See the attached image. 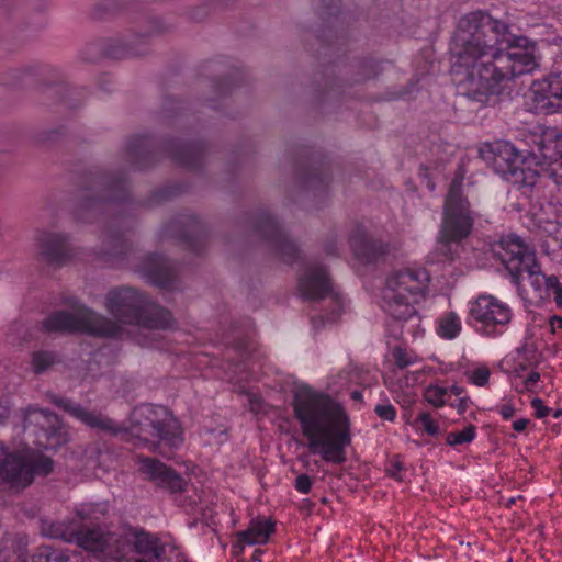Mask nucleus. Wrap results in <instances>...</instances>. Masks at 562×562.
<instances>
[{"mask_svg": "<svg viewBox=\"0 0 562 562\" xmlns=\"http://www.w3.org/2000/svg\"><path fill=\"white\" fill-rule=\"evenodd\" d=\"M512 43L509 26L487 12L462 15L450 44L453 83L468 97L484 102L499 94L504 82L532 72L538 67L533 54L520 48L505 52L502 45Z\"/></svg>", "mask_w": 562, "mask_h": 562, "instance_id": "1", "label": "nucleus"}, {"mask_svg": "<svg viewBox=\"0 0 562 562\" xmlns=\"http://www.w3.org/2000/svg\"><path fill=\"white\" fill-rule=\"evenodd\" d=\"M374 413L383 420L394 422L396 418V409L392 404H378Z\"/></svg>", "mask_w": 562, "mask_h": 562, "instance_id": "39", "label": "nucleus"}, {"mask_svg": "<svg viewBox=\"0 0 562 562\" xmlns=\"http://www.w3.org/2000/svg\"><path fill=\"white\" fill-rule=\"evenodd\" d=\"M553 299H554V302L555 304L562 308V286L559 288V290L557 292L553 293Z\"/></svg>", "mask_w": 562, "mask_h": 562, "instance_id": "55", "label": "nucleus"}, {"mask_svg": "<svg viewBox=\"0 0 562 562\" xmlns=\"http://www.w3.org/2000/svg\"><path fill=\"white\" fill-rule=\"evenodd\" d=\"M56 362V357L49 351H34L32 353V367L35 373L41 374Z\"/></svg>", "mask_w": 562, "mask_h": 562, "instance_id": "35", "label": "nucleus"}, {"mask_svg": "<svg viewBox=\"0 0 562 562\" xmlns=\"http://www.w3.org/2000/svg\"><path fill=\"white\" fill-rule=\"evenodd\" d=\"M393 358L395 367L400 370H404L419 361L418 356L414 351L402 347H395L393 349Z\"/></svg>", "mask_w": 562, "mask_h": 562, "instance_id": "36", "label": "nucleus"}, {"mask_svg": "<svg viewBox=\"0 0 562 562\" xmlns=\"http://www.w3.org/2000/svg\"><path fill=\"white\" fill-rule=\"evenodd\" d=\"M528 424H529V419H526V418L517 419L513 423V428L517 432H521L527 428Z\"/></svg>", "mask_w": 562, "mask_h": 562, "instance_id": "50", "label": "nucleus"}, {"mask_svg": "<svg viewBox=\"0 0 562 562\" xmlns=\"http://www.w3.org/2000/svg\"><path fill=\"white\" fill-rule=\"evenodd\" d=\"M299 293L304 300L318 301L333 293L327 270L322 266L311 265L299 278Z\"/></svg>", "mask_w": 562, "mask_h": 562, "instance_id": "16", "label": "nucleus"}, {"mask_svg": "<svg viewBox=\"0 0 562 562\" xmlns=\"http://www.w3.org/2000/svg\"><path fill=\"white\" fill-rule=\"evenodd\" d=\"M57 416L43 408L29 407L24 414V427L29 428L33 424H38L41 434L38 436V447L43 449H56L66 442V436L55 427Z\"/></svg>", "mask_w": 562, "mask_h": 562, "instance_id": "15", "label": "nucleus"}, {"mask_svg": "<svg viewBox=\"0 0 562 562\" xmlns=\"http://www.w3.org/2000/svg\"><path fill=\"white\" fill-rule=\"evenodd\" d=\"M550 326L552 331L554 333L558 328H562V317L554 315L550 318Z\"/></svg>", "mask_w": 562, "mask_h": 562, "instance_id": "51", "label": "nucleus"}, {"mask_svg": "<svg viewBox=\"0 0 562 562\" xmlns=\"http://www.w3.org/2000/svg\"><path fill=\"white\" fill-rule=\"evenodd\" d=\"M178 549L176 540L169 533L158 536L135 528V553L151 557L155 561L161 562L168 552Z\"/></svg>", "mask_w": 562, "mask_h": 562, "instance_id": "18", "label": "nucleus"}, {"mask_svg": "<svg viewBox=\"0 0 562 562\" xmlns=\"http://www.w3.org/2000/svg\"><path fill=\"white\" fill-rule=\"evenodd\" d=\"M21 329H23V326H22V324H20V323H14V324H12V325H11V330H16V331H19V330H21Z\"/></svg>", "mask_w": 562, "mask_h": 562, "instance_id": "58", "label": "nucleus"}, {"mask_svg": "<svg viewBox=\"0 0 562 562\" xmlns=\"http://www.w3.org/2000/svg\"><path fill=\"white\" fill-rule=\"evenodd\" d=\"M496 411L507 420L515 415L516 408L512 401H504L496 407Z\"/></svg>", "mask_w": 562, "mask_h": 562, "instance_id": "43", "label": "nucleus"}, {"mask_svg": "<svg viewBox=\"0 0 562 562\" xmlns=\"http://www.w3.org/2000/svg\"><path fill=\"white\" fill-rule=\"evenodd\" d=\"M539 380L540 374L538 372H531L524 382L525 390L528 392L533 391Z\"/></svg>", "mask_w": 562, "mask_h": 562, "instance_id": "48", "label": "nucleus"}, {"mask_svg": "<svg viewBox=\"0 0 562 562\" xmlns=\"http://www.w3.org/2000/svg\"><path fill=\"white\" fill-rule=\"evenodd\" d=\"M533 146L528 155L532 168L540 169L562 158V134L554 127H548L531 136Z\"/></svg>", "mask_w": 562, "mask_h": 562, "instance_id": "14", "label": "nucleus"}, {"mask_svg": "<svg viewBox=\"0 0 562 562\" xmlns=\"http://www.w3.org/2000/svg\"><path fill=\"white\" fill-rule=\"evenodd\" d=\"M106 429H108V432H111L113 435H119L121 434V430L116 429L113 425V422L112 420H109L108 419V426H106Z\"/></svg>", "mask_w": 562, "mask_h": 562, "instance_id": "56", "label": "nucleus"}, {"mask_svg": "<svg viewBox=\"0 0 562 562\" xmlns=\"http://www.w3.org/2000/svg\"><path fill=\"white\" fill-rule=\"evenodd\" d=\"M450 405L457 411L459 415H462L470 407V405H472V401L469 396L463 395L459 397L456 403H451Z\"/></svg>", "mask_w": 562, "mask_h": 562, "instance_id": "44", "label": "nucleus"}, {"mask_svg": "<svg viewBox=\"0 0 562 562\" xmlns=\"http://www.w3.org/2000/svg\"><path fill=\"white\" fill-rule=\"evenodd\" d=\"M386 472L391 477H393L397 481L404 480L405 469H404L402 462L397 458L390 461V463L386 468Z\"/></svg>", "mask_w": 562, "mask_h": 562, "instance_id": "40", "label": "nucleus"}, {"mask_svg": "<svg viewBox=\"0 0 562 562\" xmlns=\"http://www.w3.org/2000/svg\"><path fill=\"white\" fill-rule=\"evenodd\" d=\"M467 382L476 387H486L490 384L491 370L484 363H477L469 367L463 372Z\"/></svg>", "mask_w": 562, "mask_h": 562, "instance_id": "28", "label": "nucleus"}, {"mask_svg": "<svg viewBox=\"0 0 562 562\" xmlns=\"http://www.w3.org/2000/svg\"><path fill=\"white\" fill-rule=\"evenodd\" d=\"M48 397L49 401L57 407L64 409L70 416L75 417L87 426L101 430L105 429V423L100 415H95L92 412L85 409L68 398L59 397L55 394H49Z\"/></svg>", "mask_w": 562, "mask_h": 562, "instance_id": "23", "label": "nucleus"}, {"mask_svg": "<svg viewBox=\"0 0 562 562\" xmlns=\"http://www.w3.org/2000/svg\"><path fill=\"white\" fill-rule=\"evenodd\" d=\"M537 170L540 171V179L548 177L552 179L557 186L562 187V158Z\"/></svg>", "mask_w": 562, "mask_h": 562, "instance_id": "38", "label": "nucleus"}, {"mask_svg": "<svg viewBox=\"0 0 562 562\" xmlns=\"http://www.w3.org/2000/svg\"><path fill=\"white\" fill-rule=\"evenodd\" d=\"M293 412L311 452L319 453L326 462L346 461L345 449L351 443L350 419L339 403L322 393L300 392Z\"/></svg>", "mask_w": 562, "mask_h": 562, "instance_id": "2", "label": "nucleus"}, {"mask_svg": "<svg viewBox=\"0 0 562 562\" xmlns=\"http://www.w3.org/2000/svg\"><path fill=\"white\" fill-rule=\"evenodd\" d=\"M259 229L277 244L278 250L284 260L290 261L295 257L297 249L294 243L283 235L273 218L267 217Z\"/></svg>", "mask_w": 562, "mask_h": 562, "instance_id": "25", "label": "nucleus"}, {"mask_svg": "<svg viewBox=\"0 0 562 562\" xmlns=\"http://www.w3.org/2000/svg\"><path fill=\"white\" fill-rule=\"evenodd\" d=\"M114 244H117V246L120 247V250L117 251V255H122V254H125L126 250H127V244L125 241V239H122L120 237L117 238H111L108 236V241H106V245H108V257L111 255H114L113 254V249L115 247Z\"/></svg>", "mask_w": 562, "mask_h": 562, "instance_id": "42", "label": "nucleus"}, {"mask_svg": "<svg viewBox=\"0 0 562 562\" xmlns=\"http://www.w3.org/2000/svg\"><path fill=\"white\" fill-rule=\"evenodd\" d=\"M294 487L299 493L307 494L312 488V480L307 474H300L296 476Z\"/></svg>", "mask_w": 562, "mask_h": 562, "instance_id": "41", "label": "nucleus"}, {"mask_svg": "<svg viewBox=\"0 0 562 562\" xmlns=\"http://www.w3.org/2000/svg\"><path fill=\"white\" fill-rule=\"evenodd\" d=\"M414 426H420V429L429 436H437L440 431L438 423L426 412L418 414Z\"/></svg>", "mask_w": 562, "mask_h": 562, "instance_id": "37", "label": "nucleus"}, {"mask_svg": "<svg viewBox=\"0 0 562 562\" xmlns=\"http://www.w3.org/2000/svg\"><path fill=\"white\" fill-rule=\"evenodd\" d=\"M424 398L434 407H443L449 398V390L437 384H430L425 389Z\"/></svg>", "mask_w": 562, "mask_h": 562, "instance_id": "31", "label": "nucleus"}, {"mask_svg": "<svg viewBox=\"0 0 562 562\" xmlns=\"http://www.w3.org/2000/svg\"><path fill=\"white\" fill-rule=\"evenodd\" d=\"M0 479L12 487H26L32 483L25 453H8L0 463Z\"/></svg>", "mask_w": 562, "mask_h": 562, "instance_id": "19", "label": "nucleus"}, {"mask_svg": "<svg viewBox=\"0 0 562 562\" xmlns=\"http://www.w3.org/2000/svg\"><path fill=\"white\" fill-rule=\"evenodd\" d=\"M475 436L476 427L469 424L462 430L449 432L446 437V442L451 447L470 443L474 440Z\"/></svg>", "mask_w": 562, "mask_h": 562, "instance_id": "32", "label": "nucleus"}, {"mask_svg": "<svg viewBox=\"0 0 562 562\" xmlns=\"http://www.w3.org/2000/svg\"><path fill=\"white\" fill-rule=\"evenodd\" d=\"M428 281L424 269H403L394 271L382 290V308L397 321L416 316L414 304L423 295Z\"/></svg>", "mask_w": 562, "mask_h": 562, "instance_id": "6", "label": "nucleus"}, {"mask_svg": "<svg viewBox=\"0 0 562 562\" xmlns=\"http://www.w3.org/2000/svg\"><path fill=\"white\" fill-rule=\"evenodd\" d=\"M531 406L535 408V413L538 418H543L550 413V408L543 405L541 398H533L531 401Z\"/></svg>", "mask_w": 562, "mask_h": 562, "instance_id": "45", "label": "nucleus"}, {"mask_svg": "<svg viewBox=\"0 0 562 562\" xmlns=\"http://www.w3.org/2000/svg\"><path fill=\"white\" fill-rule=\"evenodd\" d=\"M34 240L36 260L50 268H61L76 256L70 236L66 233L41 231Z\"/></svg>", "mask_w": 562, "mask_h": 562, "instance_id": "12", "label": "nucleus"}, {"mask_svg": "<svg viewBox=\"0 0 562 562\" xmlns=\"http://www.w3.org/2000/svg\"><path fill=\"white\" fill-rule=\"evenodd\" d=\"M157 485L165 487L172 493H178L183 491L184 481L179 474H177L170 468H167Z\"/></svg>", "mask_w": 562, "mask_h": 562, "instance_id": "34", "label": "nucleus"}, {"mask_svg": "<svg viewBox=\"0 0 562 562\" xmlns=\"http://www.w3.org/2000/svg\"><path fill=\"white\" fill-rule=\"evenodd\" d=\"M462 329V323L456 312H448L437 319V334L445 339L456 338Z\"/></svg>", "mask_w": 562, "mask_h": 562, "instance_id": "26", "label": "nucleus"}, {"mask_svg": "<svg viewBox=\"0 0 562 562\" xmlns=\"http://www.w3.org/2000/svg\"><path fill=\"white\" fill-rule=\"evenodd\" d=\"M262 551L260 550H256L255 553H254V557L252 559L254 560H260V555H261Z\"/></svg>", "mask_w": 562, "mask_h": 562, "instance_id": "60", "label": "nucleus"}, {"mask_svg": "<svg viewBox=\"0 0 562 562\" xmlns=\"http://www.w3.org/2000/svg\"><path fill=\"white\" fill-rule=\"evenodd\" d=\"M105 191V178L102 172H99L93 180L87 179V186L80 201L79 210L80 216L85 218L86 212L97 213L103 207Z\"/></svg>", "mask_w": 562, "mask_h": 562, "instance_id": "22", "label": "nucleus"}, {"mask_svg": "<svg viewBox=\"0 0 562 562\" xmlns=\"http://www.w3.org/2000/svg\"><path fill=\"white\" fill-rule=\"evenodd\" d=\"M524 358V351H521L520 349L517 350V359H522Z\"/></svg>", "mask_w": 562, "mask_h": 562, "instance_id": "62", "label": "nucleus"}, {"mask_svg": "<svg viewBox=\"0 0 562 562\" xmlns=\"http://www.w3.org/2000/svg\"><path fill=\"white\" fill-rule=\"evenodd\" d=\"M135 562H147V561H145L144 559H138Z\"/></svg>", "mask_w": 562, "mask_h": 562, "instance_id": "64", "label": "nucleus"}, {"mask_svg": "<svg viewBox=\"0 0 562 562\" xmlns=\"http://www.w3.org/2000/svg\"><path fill=\"white\" fill-rule=\"evenodd\" d=\"M350 248L357 259L371 262L389 252V246L369 238L364 229L358 226L349 237Z\"/></svg>", "mask_w": 562, "mask_h": 562, "instance_id": "20", "label": "nucleus"}, {"mask_svg": "<svg viewBox=\"0 0 562 562\" xmlns=\"http://www.w3.org/2000/svg\"><path fill=\"white\" fill-rule=\"evenodd\" d=\"M334 303H335V312L334 315L328 317V321H335V318L340 314L342 308V302L341 299L338 295L334 296Z\"/></svg>", "mask_w": 562, "mask_h": 562, "instance_id": "49", "label": "nucleus"}, {"mask_svg": "<svg viewBox=\"0 0 562 562\" xmlns=\"http://www.w3.org/2000/svg\"><path fill=\"white\" fill-rule=\"evenodd\" d=\"M139 471L150 481L156 484L162 476L164 472L168 468L162 462L148 458V457H138Z\"/></svg>", "mask_w": 562, "mask_h": 562, "instance_id": "29", "label": "nucleus"}, {"mask_svg": "<svg viewBox=\"0 0 562 562\" xmlns=\"http://www.w3.org/2000/svg\"><path fill=\"white\" fill-rule=\"evenodd\" d=\"M172 323L169 311L133 289L108 293V338H123L139 329H168Z\"/></svg>", "mask_w": 562, "mask_h": 562, "instance_id": "3", "label": "nucleus"}, {"mask_svg": "<svg viewBox=\"0 0 562 562\" xmlns=\"http://www.w3.org/2000/svg\"><path fill=\"white\" fill-rule=\"evenodd\" d=\"M385 385L403 408H409L415 403L416 393L413 387L403 389L400 382L394 383L392 380H385Z\"/></svg>", "mask_w": 562, "mask_h": 562, "instance_id": "30", "label": "nucleus"}, {"mask_svg": "<svg viewBox=\"0 0 562 562\" xmlns=\"http://www.w3.org/2000/svg\"><path fill=\"white\" fill-rule=\"evenodd\" d=\"M527 366L522 362H518V366L514 368V371L518 374L520 371H525Z\"/></svg>", "mask_w": 562, "mask_h": 562, "instance_id": "57", "label": "nucleus"}, {"mask_svg": "<svg viewBox=\"0 0 562 562\" xmlns=\"http://www.w3.org/2000/svg\"><path fill=\"white\" fill-rule=\"evenodd\" d=\"M104 16L103 8L102 5H97L92 11V18L94 20H102Z\"/></svg>", "mask_w": 562, "mask_h": 562, "instance_id": "53", "label": "nucleus"}, {"mask_svg": "<svg viewBox=\"0 0 562 562\" xmlns=\"http://www.w3.org/2000/svg\"><path fill=\"white\" fill-rule=\"evenodd\" d=\"M41 328L45 333L105 335V321L77 301L70 303V310H59L46 316Z\"/></svg>", "mask_w": 562, "mask_h": 562, "instance_id": "8", "label": "nucleus"}, {"mask_svg": "<svg viewBox=\"0 0 562 562\" xmlns=\"http://www.w3.org/2000/svg\"><path fill=\"white\" fill-rule=\"evenodd\" d=\"M27 470L31 477L34 475H48L53 471V460L40 453H25Z\"/></svg>", "mask_w": 562, "mask_h": 562, "instance_id": "27", "label": "nucleus"}, {"mask_svg": "<svg viewBox=\"0 0 562 562\" xmlns=\"http://www.w3.org/2000/svg\"><path fill=\"white\" fill-rule=\"evenodd\" d=\"M135 528L120 525L108 530V562H135Z\"/></svg>", "mask_w": 562, "mask_h": 562, "instance_id": "17", "label": "nucleus"}, {"mask_svg": "<svg viewBox=\"0 0 562 562\" xmlns=\"http://www.w3.org/2000/svg\"><path fill=\"white\" fill-rule=\"evenodd\" d=\"M476 214L462 191V179L454 178L443 203L439 239L443 244L459 243L468 238L474 226Z\"/></svg>", "mask_w": 562, "mask_h": 562, "instance_id": "7", "label": "nucleus"}, {"mask_svg": "<svg viewBox=\"0 0 562 562\" xmlns=\"http://www.w3.org/2000/svg\"><path fill=\"white\" fill-rule=\"evenodd\" d=\"M148 281L159 288H168L172 281L173 273L169 262L161 256L154 255L147 260L145 268Z\"/></svg>", "mask_w": 562, "mask_h": 562, "instance_id": "24", "label": "nucleus"}, {"mask_svg": "<svg viewBox=\"0 0 562 562\" xmlns=\"http://www.w3.org/2000/svg\"><path fill=\"white\" fill-rule=\"evenodd\" d=\"M9 415H10L9 406L4 405L0 401V424L4 423V420L9 417Z\"/></svg>", "mask_w": 562, "mask_h": 562, "instance_id": "52", "label": "nucleus"}, {"mask_svg": "<svg viewBox=\"0 0 562 562\" xmlns=\"http://www.w3.org/2000/svg\"><path fill=\"white\" fill-rule=\"evenodd\" d=\"M42 532L46 537L76 542L80 548L98 559H103L105 552V533L100 526L76 527L74 524L43 522Z\"/></svg>", "mask_w": 562, "mask_h": 562, "instance_id": "10", "label": "nucleus"}, {"mask_svg": "<svg viewBox=\"0 0 562 562\" xmlns=\"http://www.w3.org/2000/svg\"><path fill=\"white\" fill-rule=\"evenodd\" d=\"M546 286L552 290V293L557 292L559 288H562V283L559 281V278L554 274L543 276Z\"/></svg>", "mask_w": 562, "mask_h": 562, "instance_id": "47", "label": "nucleus"}, {"mask_svg": "<svg viewBox=\"0 0 562 562\" xmlns=\"http://www.w3.org/2000/svg\"><path fill=\"white\" fill-rule=\"evenodd\" d=\"M274 532V522L268 518L252 519L246 530L236 533L237 542L233 550L237 555L245 546L265 544Z\"/></svg>", "mask_w": 562, "mask_h": 562, "instance_id": "21", "label": "nucleus"}, {"mask_svg": "<svg viewBox=\"0 0 562 562\" xmlns=\"http://www.w3.org/2000/svg\"><path fill=\"white\" fill-rule=\"evenodd\" d=\"M479 153L495 172L526 196H530L540 182V171L532 168V160H528V156L522 157L509 142L485 143Z\"/></svg>", "mask_w": 562, "mask_h": 562, "instance_id": "5", "label": "nucleus"}, {"mask_svg": "<svg viewBox=\"0 0 562 562\" xmlns=\"http://www.w3.org/2000/svg\"><path fill=\"white\" fill-rule=\"evenodd\" d=\"M128 423L122 435L150 451H155L160 443L178 447L182 442L180 424L165 406L142 404L132 411Z\"/></svg>", "mask_w": 562, "mask_h": 562, "instance_id": "4", "label": "nucleus"}, {"mask_svg": "<svg viewBox=\"0 0 562 562\" xmlns=\"http://www.w3.org/2000/svg\"><path fill=\"white\" fill-rule=\"evenodd\" d=\"M385 380H392L394 383H401L403 389H407V387H413L411 384H409V381L412 380L413 382H415L417 380V376L415 373H406L404 374L402 378H398L397 380H393L392 378H385Z\"/></svg>", "mask_w": 562, "mask_h": 562, "instance_id": "46", "label": "nucleus"}, {"mask_svg": "<svg viewBox=\"0 0 562 562\" xmlns=\"http://www.w3.org/2000/svg\"><path fill=\"white\" fill-rule=\"evenodd\" d=\"M495 252L513 277L540 274L535 251L517 235L502 237Z\"/></svg>", "mask_w": 562, "mask_h": 562, "instance_id": "11", "label": "nucleus"}, {"mask_svg": "<svg viewBox=\"0 0 562 562\" xmlns=\"http://www.w3.org/2000/svg\"><path fill=\"white\" fill-rule=\"evenodd\" d=\"M176 159H177L179 162L183 164V165H189V164H190V162H189V160H188L187 158H183V157H180V156H177V157H176Z\"/></svg>", "mask_w": 562, "mask_h": 562, "instance_id": "59", "label": "nucleus"}, {"mask_svg": "<svg viewBox=\"0 0 562 562\" xmlns=\"http://www.w3.org/2000/svg\"><path fill=\"white\" fill-rule=\"evenodd\" d=\"M561 414H562V411L558 409L554 412L553 417L558 418L561 416Z\"/></svg>", "mask_w": 562, "mask_h": 562, "instance_id": "63", "label": "nucleus"}, {"mask_svg": "<svg viewBox=\"0 0 562 562\" xmlns=\"http://www.w3.org/2000/svg\"><path fill=\"white\" fill-rule=\"evenodd\" d=\"M528 105L536 113L550 114L562 110V74H550L535 80L527 94Z\"/></svg>", "mask_w": 562, "mask_h": 562, "instance_id": "13", "label": "nucleus"}, {"mask_svg": "<svg viewBox=\"0 0 562 562\" xmlns=\"http://www.w3.org/2000/svg\"><path fill=\"white\" fill-rule=\"evenodd\" d=\"M513 317L512 307L492 294H480L470 302L469 322L482 336L495 338L503 335Z\"/></svg>", "mask_w": 562, "mask_h": 562, "instance_id": "9", "label": "nucleus"}, {"mask_svg": "<svg viewBox=\"0 0 562 562\" xmlns=\"http://www.w3.org/2000/svg\"><path fill=\"white\" fill-rule=\"evenodd\" d=\"M360 397H361V393L360 392L356 391V392L352 393V398L358 400Z\"/></svg>", "mask_w": 562, "mask_h": 562, "instance_id": "61", "label": "nucleus"}, {"mask_svg": "<svg viewBox=\"0 0 562 562\" xmlns=\"http://www.w3.org/2000/svg\"><path fill=\"white\" fill-rule=\"evenodd\" d=\"M157 485L165 487L172 493H178L183 491L184 481L179 474H177L170 468H167Z\"/></svg>", "mask_w": 562, "mask_h": 562, "instance_id": "33", "label": "nucleus"}, {"mask_svg": "<svg viewBox=\"0 0 562 562\" xmlns=\"http://www.w3.org/2000/svg\"><path fill=\"white\" fill-rule=\"evenodd\" d=\"M449 390V394L452 393L456 396L461 397V395L465 392V390L462 386L452 385Z\"/></svg>", "mask_w": 562, "mask_h": 562, "instance_id": "54", "label": "nucleus"}]
</instances>
